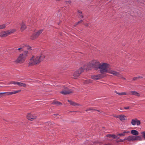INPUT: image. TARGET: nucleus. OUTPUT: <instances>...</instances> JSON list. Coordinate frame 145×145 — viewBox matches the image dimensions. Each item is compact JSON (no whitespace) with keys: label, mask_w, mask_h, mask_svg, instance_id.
Instances as JSON below:
<instances>
[{"label":"nucleus","mask_w":145,"mask_h":145,"mask_svg":"<svg viewBox=\"0 0 145 145\" xmlns=\"http://www.w3.org/2000/svg\"><path fill=\"white\" fill-rule=\"evenodd\" d=\"M45 57V56L43 54L33 56L29 59L28 65L29 66H33L39 64L43 60Z\"/></svg>","instance_id":"f257e3e1"},{"label":"nucleus","mask_w":145,"mask_h":145,"mask_svg":"<svg viewBox=\"0 0 145 145\" xmlns=\"http://www.w3.org/2000/svg\"><path fill=\"white\" fill-rule=\"evenodd\" d=\"M100 63L96 61H92L90 62L87 65H84V68H85L86 70H88L95 68V69H99V65H100Z\"/></svg>","instance_id":"f03ea898"},{"label":"nucleus","mask_w":145,"mask_h":145,"mask_svg":"<svg viewBox=\"0 0 145 145\" xmlns=\"http://www.w3.org/2000/svg\"><path fill=\"white\" fill-rule=\"evenodd\" d=\"M109 67V65L108 64L103 63L100 64L99 69L101 74H103L105 73L108 72Z\"/></svg>","instance_id":"7ed1b4c3"},{"label":"nucleus","mask_w":145,"mask_h":145,"mask_svg":"<svg viewBox=\"0 0 145 145\" xmlns=\"http://www.w3.org/2000/svg\"><path fill=\"white\" fill-rule=\"evenodd\" d=\"M16 31V30L14 29H11L7 31H2L1 33V37H5L11 34L14 33Z\"/></svg>","instance_id":"20e7f679"},{"label":"nucleus","mask_w":145,"mask_h":145,"mask_svg":"<svg viewBox=\"0 0 145 145\" xmlns=\"http://www.w3.org/2000/svg\"><path fill=\"white\" fill-rule=\"evenodd\" d=\"M85 68H84V66L83 68L82 67L79 68L78 70L76 71L73 74V76L74 77V78H76L77 77H78L84 71V69Z\"/></svg>","instance_id":"39448f33"},{"label":"nucleus","mask_w":145,"mask_h":145,"mask_svg":"<svg viewBox=\"0 0 145 145\" xmlns=\"http://www.w3.org/2000/svg\"><path fill=\"white\" fill-rule=\"evenodd\" d=\"M25 59V57L23 56V55L20 54L18 57L17 59L15 61V62L16 63H22L24 61Z\"/></svg>","instance_id":"423d86ee"},{"label":"nucleus","mask_w":145,"mask_h":145,"mask_svg":"<svg viewBox=\"0 0 145 145\" xmlns=\"http://www.w3.org/2000/svg\"><path fill=\"white\" fill-rule=\"evenodd\" d=\"M60 93L64 95L69 94L72 93V91L69 89L67 87H64L63 88L62 91H60Z\"/></svg>","instance_id":"0eeeda50"},{"label":"nucleus","mask_w":145,"mask_h":145,"mask_svg":"<svg viewBox=\"0 0 145 145\" xmlns=\"http://www.w3.org/2000/svg\"><path fill=\"white\" fill-rule=\"evenodd\" d=\"M37 115L35 114H31V113H28L27 116V118L31 121H32L33 120L36 119L37 118Z\"/></svg>","instance_id":"6e6552de"},{"label":"nucleus","mask_w":145,"mask_h":145,"mask_svg":"<svg viewBox=\"0 0 145 145\" xmlns=\"http://www.w3.org/2000/svg\"><path fill=\"white\" fill-rule=\"evenodd\" d=\"M42 29L40 30L36 33L33 34L31 36V39L33 40L37 38L42 33Z\"/></svg>","instance_id":"1a4fd4ad"},{"label":"nucleus","mask_w":145,"mask_h":145,"mask_svg":"<svg viewBox=\"0 0 145 145\" xmlns=\"http://www.w3.org/2000/svg\"><path fill=\"white\" fill-rule=\"evenodd\" d=\"M105 77V76L103 74H100L96 75L91 76V78L95 80H99L102 78Z\"/></svg>","instance_id":"9d476101"},{"label":"nucleus","mask_w":145,"mask_h":145,"mask_svg":"<svg viewBox=\"0 0 145 145\" xmlns=\"http://www.w3.org/2000/svg\"><path fill=\"white\" fill-rule=\"evenodd\" d=\"M131 123L133 125H135L136 124L137 125H139L140 124V122L139 120H137V119L135 118L132 120Z\"/></svg>","instance_id":"9b49d317"},{"label":"nucleus","mask_w":145,"mask_h":145,"mask_svg":"<svg viewBox=\"0 0 145 145\" xmlns=\"http://www.w3.org/2000/svg\"><path fill=\"white\" fill-rule=\"evenodd\" d=\"M21 91V90H19L17 91L13 92H3V94H5V95H10L12 94H16L18 92H20V91Z\"/></svg>","instance_id":"f8f14e48"},{"label":"nucleus","mask_w":145,"mask_h":145,"mask_svg":"<svg viewBox=\"0 0 145 145\" xmlns=\"http://www.w3.org/2000/svg\"><path fill=\"white\" fill-rule=\"evenodd\" d=\"M108 72L117 76H118L120 74L119 72L113 70H109Z\"/></svg>","instance_id":"ddd939ff"},{"label":"nucleus","mask_w":145,"mask_h":145,"mask_svg":"<svg viewBox=\"0 0 145 145\" xmlns=\"http://www.w3.org/2000/svg\"><path fill=\"white\" fill-rule=\"evenodd\" d=\"M116 117L119 118L121 121H124L125 120L126 116L123 115H121L115 116Z\"/></svg>","instance_id":"4468645a"},{"label":"nucleus","mask_w":145,"mask_h":145,"mask_svg":"<svg viewBox=\"0 0 145 145\" xmlns=\"http://www.w3.org/2000/svg\"><path fill=\"white\" fill-rule=\"evenodd\" d=\"M21 27L20 28V30L21 31H22L26 28V27L25 25V24L22 22L20 24Z\"/></svg>","instance_id":"2eb2a0df"},{"label":"nucleus","mask_w":145,"mask_h":145,"mask_svg":"<svg viewBox=\"0 0 145 145\" xmlns=\"http://www.w3.org/2000/svg\"><path fill=\"white\" fill-rule=\"evenodd\" d=\"M68 101L69 102L70 105H71L76 106H80V105L79 104H78L74 102L71 100H68Z\"/></svg>","instance_id":"dca6fc26"},{"label":"nucleus","mask_w":145,"mask_h":145,"mask_svg":"<svg viewBox=\"0 0 145 145\" xmlns=\"http://www.w3.org/2000/svg\"><path fill=\"white\" fill-rule=\"evenodd\" d=\"M17 85L20 87H25L26 86V85L25 84L18 82Z\"/></svg>","instance_id":"f3484780"},{"label":"nucleus","mask_w":145,"mask_h":145,"mask_svg":"<svg viewBox=\"0 0 145 145\" xmlns=\"http://www.w3.org/2000/svg\"><path fill=\"white\" fill-rule=\"evenodd\" d=\"M129 132V131L126 130L125 131H124L122 133L118 134V135L120 136H124L126 134L128 133Z\"/></svg>","instance_id":"a211bd4d"},{"label":"nucleus","mask_w":145,"mask_h":145,"mask_svg":"<svg viewBox=\"0 0 145 145\" xmlns=\"http://www.w3.org/2000/svg\"><path fill=\"white\" fill-rule=\"evenodd\" d=\"M127 140L129 141H135V136H129L127 137Z\"/></svg>","instance_id":"6ab92c4d"},{"label":"nucleus","mask_w":145,"mask_h":145,"mask_svg":"<svg viewBox=\"0 0 145 145\" xmlns=\"http://www.w3.org/2000/svg\"><path fill=\"white\" fill-rule=\"evenodd\" d=\"M131 93L132 95H135L139 97L140 95L136 91H131Z\"/></svg>","instance_id":"aec40b11"},{"label":"nucleus","mask_w":145,"mask_h":145,"mask_svg":"<svg viewBox=\"0 0 145 145\" xmlns=\"http://www.w3.org/2000/svg\"><path fill=\"white\" fill-rule=\"evenodd\" d=\"M131 133L133 135H138V132L137 131L135 130H133L131 131Z\"/></svg>","instance_id":"412c9836"},{"label":"nucleus","mask_w":145,"mask_h":145,"mask_svg":"<svg viewBox=\"0 0 145 145\" xmlns=\"http://www.w3.org/2000/svg\"><path fill=\"white\" fill-rule=\"evenodd\" d=\"M92 80H86L84 81V84H88L92 82Z\"/></svg>","instance_id":"4be33fe9"},{"label":"nucleus","mask_w":145,"mask_h":145,"mask_svg":"<svg viewBox=\"0 0 145 145\" xmlns=\"http://www.w3.org/2000/svg\"><path fill=\"white\" fill-rule=\"evenodd\" d=\"M107 137H109L110 138H116L117 136H116L115 135H112V134H108L107 135H106Z\"/></svg>","instance_id":"5701e85b"},{"label":"nucleus","mask_w":145,"mask_h":145,"mask_svg":"<svg viewBox=\"0 0 145 145\" xmlns=\"http://www.w3.org/2000/svg\"><path fill=\"white\" fill-rule=\"evenodd\" d=\"M52 104H56L57 105H62V104L58 101H54L52 103Z\"/></svg>","instance_id":"b1692460"},{"label":"nucleus","mask_w":145,"mask_h":145,"mask_svg":"<svg viewBox=\"0 0 145 145\" xmlns=\"http://www.w3.org/2000/svg\"><path fill=\"white\" fill-rule=\"evenodd\" d=\"M142 140V138L139 136H135V140Z\"/></svg>","instance_id":"393cba45"},{"label":"nucleus","mask_w":145,"mask_h":145,"mask_svg":"<svg viewBox=\"0 0 145 145\" xmlns=\"http://www.w3.org/2000/svg\"><path fill=\"white\" fill-rule=\"evenodd\" d=\"M143 78V77L142 76H138V77H134L133 78V81H135V80H138L139 78Z\"/></svg>","instance_id":"a878e982"},{"label":"nucleus","mask_w":145,"mask_h":145,"mask_svg":"<svg viewBox=\"0 0 145 145\" xmlns=\"http://www.w3.org/2000/svg\"><path fill=\"white\" fill-rule=\"evenodd\" d=\"M28 54V52L27 51H25L24 52L23 54H23V56L25 57V58H26V57L27 56Z\"/></svg>","instance_id":"bb28decb"},{"label":"nucleus","mask_w":145,"mask_h":145,"mask_svg":"<svg viewBox=\"0 0 145 145\" xmlns=\"http://www.w3.org/2000/svg\"><path fill=\"white\" fill-rule=\"evenodd\" d=\"M115 92L118 95H126V93L125 92H122V93H118L117 92V91H115Z\"/></svg>","instance_id":"cd10ccee"},{"label":"nucleus","mask_w":145,"mask_h":145,"mask_svg":"<svg viewBox=\"0 0 145 145\" xmlns=\"http://www.w3.org/2000/svg\"><path fill=\"white\" fill-rule=\"evenodd\" d=\"M78 12L79 14V17H81V18H83V16L82 14V12L80 11H78Z\"/></svg>","instance_id":"c85d7f7f"},{"label":"nucleus","mask_w":145,"mask_h":145,"mask_svg":"<svg viewBox=\"0 0 145 145\" xmlns=\"http://www.w3.org/2000/svg\"><path fill=\"white\" fill-rule=\"evenodd\" d=\"M6 27V24H3L0 25V29L4 28Z\"/></svg>","instance_id":"c756f323"},{"label":"nucleus","mask_w":145,"mask_h":145,"mask_svg":"<svg viewBox=\"0 0 145 145\" xmlns=\"http://www.w3.org/2000/svg\"><path fill=\"white\" fill-rule=\"evenodd\" d=\"M18 82H16V81H12L10 82V84H14L15 85H17L18 84Z\"/></svg>","instance_id":"7c9ffc66"},{"label":"nucleus","mask_w":145,"mask_h":145,"mask_svg":"<svg viewBox=\"0 0 145 145\" xmlns=\"http://www.w3.org/2000/svg\"><path fill=\"white\" fill-rule=\"evenodd\" d=\"M141 134L142 137L145 139V131L141 132Z\"/></svg>","instance_id":"2f4dec72"},{"label":"nucleus","mask_w":145,"mask_h":145,"mask_svg":"<svg viewBox=\"0 0 145 145\" xmlns=\"http://www.w3.org/2000/svg\"><path fill=\"white\" fill-rule=\"evenodd\" d=\"M91 110H96L95 109H93L92 108H89L86 110V112H88V111H90Z\"/></svg>","instance_id":"473e14b6"},{"label":"nucleus","mask_w":145,"mask_h":145,"mask_svg":"<svg viewBox=\"0 0 145 145\" xmlns=\"http://www.w3.org/2000/svg\"><path fill=\"white\" fill-rule=\"evenodd\" d=\"M83 22V20H81L80 21H79L78 22L76 23L75 25H74V26H76V25H78L79 24L82 22Z\"/></svg>","instance_id":"72a5a7b5"},{"label":"nucleus","mask_w":145,"mask_h":145,"mask_svg":"<svg viewBox=\"0 0 145 145\" xmlns=\"http://www.w3.org/2000/svg\"><path fill=\"white\" fill-rule=\"evenodd\" d=\"M89 24H88V23H86V24H84V25L86 26V27H89Z\"/></svg>","instance_id":"f704fd0d"},{"label":"nucleus","mask_w":145,"mask_h":145,"mask_svg":"<svg viewBox=\"0 0 145 145\" xmlns=\"http://www.w3.org/2000/svg\"><path fill=\"white\" fill-rule=\"evenodd\" d=\"M27 49L28 50H32L31 47L29 46H28Z\"/></svg>","instance_id":"c9c22d12"},{"label":"nucleus","mask_w":145,"mask_h":145,"mask_svg":"<svg viewBox=\"0 0 145 145\" xmlns=\"http://www.w3.org/2000/svg\"><path fill=\"white\" fill-rule=\"evenodd\" d=\"M66 3H69V4H71V1H66Z\"/></svg>","instance_id":"e433bc0d"},{"label":"nucleus","mask_w":145,"mask_h":145,"mask_svg":"<svg viewBox=\"0 0 145 145\" xmlns=\"http://www.w3.org/2000/svg\"><path fill=\"white\" fill-rule=\"evenodd\" d=\"M129 106L128 107H124V108L125 109L127 110L129 108Z\"/></svg>","instance_id":"4c0bfd02"},{"label":"nucleus","mask_w":145,"mask_h":145,"mask_svg":"<svg viewBox=\"0 0 145 145\" xmlns=\"http://www.w3.org/2000/svg\"><path fill=\"white\" fill-rule=\"evenodd\" d=\"M22 49V48H19L18 49H16L15 50L16 51H16H17L18 50H21Z\"/></svg>","instance_id":"58836bf2"},{"label":"nucleus","mask_w":145,"mask_h":145,"mask_svg":"<svg viewBox=\"0 0 145 145\" xmlns=\"http://www.w3.org/2000/svg\"><path fill=\"white\" fill-rule=\"evenodd\" d=\"M3 95V93H0V98L2 97V95Z\"/></svg>","instance_id":"ea45409f"},{"label":"nucleus","mask_w":145,"mask_h":145,"mask_svg":"<svg viewBox=\"0 0 145 145\" xmlns=\"http://www.w3.org/2000/svg\"><path fill=\"white\" fill-rule=\"evenodd\" d=\"M123 141H124V140H123L121 139V140H120L119 141V142H123Z\"/></svg>","instance_id":"a19ab883"},{"label":"nucleus","mask_w":145,"mask_h":145,"mask_svg":"<svg viewBox=\"0 0 145 145\" xmlns=\"http://www.w3.org/2000/svg\"><path fill=\"white\" fill-rule=\"evenodd\" d=\"M127 140V138H125L123 140L124 141L125 140Z\"/></svg>","instance_id":"79ce46f5"},{"label":"nucleus","mask_w":145,"mask_h":145,"mask_svg":"<svg viewBox=\"0 0 145 145\" xmlns=\"http://www.w3.org/2000/svg\"><path fill=\"white\" fill-rule=\"evenodd\" d=\"M123 79V80H125V78L124 77H123L122 76H120Z\"/></svg>","instance_id":"37998d69"},{"label":"nucleus","mask_w":145,"mask_h":145,"mask_svg":"<svg viewBox=\"0 0 145 145\" xmlns=\"http://www.w3.org/2000/svg\"><path fill=\"white\" fill-rule=\"evenodd\" d=\"M105 145H111V144L110 143L108 144H106Z\"/></svg>","instance_id":"c03bdc74"},{"label":"nucleus","mask_w":145,"mask_h":145,"mask_svg":"<svg viewBox=\"0 0 145 145\" xmlns=\"http://www.w3.org/2000/svg\"><path fill=\"white\" fill-rule=\"evenodd\" d=\"M120 109L121 110H123V108H120Z\"/></svg>","instance_id":"a18cd8bd"},{"label":"nucleus","mask_w":145,"mask_h":145,"mask_svg":"<svg viewBox=\"0 0 145 145\" xmlns=\"http://www.w3.org/2000/svg\"><path fill=\"white\" fill-rule=\"evenodd\" d=\"M116 138H117V139H119V137H118L117 136V137H116Z\"/></svg>","instance_id":"49530a36"},{"label":"nucleus","mask_w":145,"mask_h":145,"mask_svg":"<svg viewBox=\"0 0 145 145\" xmlns=\"http://www.w3.org/2000/svg\"><path fill=\"white\" fill-rule=\"evenodd\" d=\"M54 115H57V114H54Z\"/></svg>","instance_id":"de8ad7c7"},{"label":"nucleus","mask_w":145,"mask_h":145,"mask_svg":"<svg viewBox=\"0 0 145 145\" xmlns=\"http://www.w3.org/2000/svg\"><path fill=\"white\" fill-rule=\"evenodd\" d=\"M97 111H99V112H100V111H99V110H97Z\"/></svg>","instance_id":"09e8293b"}]
</instances>
